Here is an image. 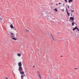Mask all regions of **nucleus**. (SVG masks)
<instances>
[{
  "label": "nucleus",
  "instance_id": "1",
  "mask_svg": "<svg viewBox=\"0 0 79 79\" xmlns=\"http://www.w3.org/2000/svg\"><path fill=\"white\" fill-rule=\"evenodd\" d=\"M10 33L12 37H15V35L13 33L11 32H10Z\"/></svg>",
  "mask_w": 79,
  "mask_h": 79
},
{
  "label": "nucleus",
  "instance_id": "3",
  "mask_svg": "<svg viewBox=\"0 0 79 79\" xmlns=\"http://www.w3.org/2000/svg\"><path fill=\"white\" fill-rule=\"evenodd\" d=\"M37 74L38 75V76L40 78V79H41V78H42V77H41V76H40V72L38 71L37 72Z\"/></svg>",
  "mask_w": 79,
  "mask_h": 79
},
{
  "label": "nucleus",
  "instance_id": "15",
  "mask_svg": "<svg viewBox=\"0 0 79 79\" xmlns=\"http://www.w3.org/2000/svg\"><path fill=\"white\" fill-rule=\"evenodd\" d=\"M54 11H58V10H57V9L55 8L54 9Z\"/></svg>",
  "mask_w": 79,
  "mask_h": 79
},
{
  "label": "nucleus",
  "instance_id": "4",
  "mask_svg": "<svg viewBox=\"0 0 79 79\" xmlns=\"http://www.w3.org/2000/svg\"><path fill=\"white\" fill-rule=\"evenodd\" d=\"M24 77H26V75L24 74L23 75H22L21 76V79H24L23 78H24Z\"/></svg>",
  "mask_w": 79,
  "mask_h": 79
},
{
  "label": "nucleus",
  "instance_id": "20",
  "mask_svg": "<svg viewBox=\"0 0 79 79\" xmlns=\"http://www.w3.org/2000/svg\"><path fill=\"white\" fill-rule=\"evenodd\" d=\"M74 10H72L71 11V12H72V13L74 12Z\"/></svg>",
  "mask_w": 79,
  "mask_h": 79
},
{
  "label": "nucleus",
  "instance_id": "18",
  "mask_svg": "<svg viewBox=\"0 0 79 79\" xmlns=\"http://www.w3.org/2000/svg\"><path fill=\"white\" fill-rule=\"evenodd\" d=\"M25 31H27V32H29V31L28 30H27L26 29H25Z\"/></svg>",
  "mask_w": 79,
  "mask_h": 79
},
{
  "label": "nucleus",
  "instance_id": "6",
  "mask_svg": "<svg viewBox=\"0 0 79 79\" xmlns=\"http://www.w3.org/2000/svg\"><path fill=\"white\" fill-rule=\"evenodd\" d=\"M69 19H70V20H72V21H73V22H74V18H73V17H70L69 18Z\"/></svg>",
  "mask_w": 79,
  "mask_h": 79
},
{
  "label": "nucleus",
  "instance_id": "14",
  "mask_svg": "<svg viewBox=\"0 0 79 79\" xmlns=\"http://www.w3.org/2000/svg\"><path fill=\"white\" fill-rule=\"evenodd\" d=\"M77 27H76L75 28L73 29V31H75V29H77Z\"/></svg>",
  "mask_w": 79,
  "mask_h": 79
},
{
  "label": "nucleus",
  "instance_id": "9",
  "mask_svg": "<svg viewBox=\"0 0 79 79\" xmlns=\"http://www.w3.org/2000/svg\"><path fill=\"white\" fill-rule=\"evenodd\" d=\"M50 34H51V37H52V39L53 40H54V41H55V39H54V38H53V35L51 33H50Z\"/></svg>",
  "mask_w": 79,
  "mask_h": 79
},
{
  "label": "nucleus",
  "instance_id": "11",
  "mask_svg": "<svg viewBox=\"0 0 79 79\" xmlns=\"http://www.w3.org/2000/svg\"><path fill=\"white\" fill-rule=\"evenodd\" d=\"M74 24H76V23H75L74 22H72V26H74Z\"/></svg>",
  "mask_w": 79,
  "mask_h": 79
},
{
  "label": "nucleus",
  "instance_id": "34",
  "mask_svg": "<svg viewBox=\"0 0 79 79\" xmlns=\"http://www.w3.org/2000/svg\"><path fill=\"white\" fill-rule=\"evenodd\" d=\"M73 16H74V15H73Z\"/></svg>",
  "mask_w": 79,
  "mask_h": 79
},
{
  "label": "nucleus",
  "instance_id": "29",
  "mask_svg": "<svg viewBox=\"0 0 79 79\" xmlns=\"http://www.w3.org/2000/svg\"><path fill=\"white\" fill-rule=\"evenodd\" d=\"M56 5L57 6H58V4H56Z\"/></svg>",
  "mask_w": 79,
  "mask_h": 79
},
{
  "label": "nucleus",
  "instance_id": "25",
  "mask_svg": "<svg viewBox=\"0 0 79 79\" xmlns=\"http://www.w3.org/2000/svg\"><path fill=\"white\" fill-rule=\"evenodd\" d=\"M59 4L60 5L61 4L60 2H59Z\"/></svg>",
  "mask_w": 79,
  "mask_h": 79
},
{
  "label": "nucleus",
  "instance_id": "16",
  "mask_svg": "<svg viewBox=\"0 0 79 79\" xmlns=\"http://www.w3.org/2000/svg\"><path fill=\"white\" fill-rule=\"evenodd\" d=\"M17 55L18 56H21V54H19V53L17 54Z\"/></svg>",
  "mask_w": 79,
  "mask_h": 79
},
{
  "label": "nucleus",
  "instance_id": "12",
  "mask_svg": "<svg viewBox=\"0 0 79 79\" xmlns=\"http://www.w3.org/2000/svg\"><path fill=\"white\" fill-rule=\"evenodd\" d=\"M47 15V14L45 13V14H44L43 16L44 17H46L47 16H46Z\"/></svg>",
  "mask_w": 79,
  "mask_h": 79
},
{
  "label": "nucleus",
  "instance_id": "7",
  "mask_svg": "<svg viewBox=\"0 0 79 79\" xmlns=\"http://www.w3.org/2000/svg\"><path fill=\"white\" fill-rule=\"evenodd\" d=\"M11 38H12L13 40H17V39H16V38L15 37H10Z\"/></svg>",
  "mask_w": 79,
  "mask_h": 79
},
{
  "label": "nucleus",
  "instance_id": "33",
  "mask_svg": "<svg viewBox=\"0 0 79 79\" xmlns=\"http://www.w3.org/2000/svg\"><path fill=\"white\" fill-rule=\"evenodd\" d=\"M13 74H14V73H13Z\"/></svg>",
  "mask_w": 79,
  "mask_h": 79
},
{
  "label": "nucleus",
  "instance_id": "17",
  "mask_svg": "<svg viewBox=\"0 0 79 79\" xmlns=\"http://www.w3.org/2000/svg\"><path fill=\"white\" fill-rule=\"evenodd\" d=\"M67 14L68 15V16H69V15H70V14L68 12H67Z\"/></svg>",
  "mask_w": 79,
  "mask_h": 79
},
{
  "label": "nucleus",
  "instance_id": "13",
  "mask_svg": "<svg viewBox=\"0 0 79 79\" xmlns=\"http://www.w3.org/2000/svg\"><path fill=\"white\" fill-rule=\"evenodd\" d=\"M73 0H69L68 2L69 3H70V2H73Z\"/></svg>",
  "mask_w": 79,
  "mask_h": 79
},
{
  "label": "nucleus",
  "instance_id": "32",
  "mask_svg": "<svg viewBox=\"0 0 79 79\" xmlns=\"http://www.w3.org/2000/svg\"><path fill=\"white\" fill-rule=\"evenodd\" d=\"M58 34H60V32H59V33H58Z\"/></svg>",
  "mask_w": 79,
  "mask_h": 79
},
{
  "label": "nucleus",
  "instance_id": "28",
  "mask_svg": "<svg viewBox=\"0 0 79 79\" xmlns=\"http://www.w3.org/2000/svg\"><path fill=\"white\" fill-rule=\"evenodd\" d=\"M77 69V68H75V69Z\"/></svg>",
  "mask_w": 79,
  "mask_h": 79
},
{
  "label": "nucleus",
  "instance_id": "10",
  "mask_svg": "<svg viewBox=\"0 0 79 79\" xmlns=\"http://www.w3.org/2000/svg\"><path fill=\"white\" fill-rule=\"evenodd\" d=\"M10 27L12 29H14V27H13V25H12V24L10 25Z\"/></svg>",
  "mask_w": 79,
  "mask_h": 79
},
{
  "label": "nucleus",
  "instance_id": "2",
  "mask_svg": "<svg viewBox=\"0 0 79 79\" xmlns=\"http://www.w3.org/2000/svg\"><path fill=\"white\" fill-rule=\"evenodd\" d=\"M19 72L20 71H23V68L21 67H19Z\"/></svg>",
  "mask_w": 79,
  "mask_h": 79
},
{
  "label": "nucleus",
  "instance_id": "5",
  "mask_svg": "<svg viewBox=\"0 0 79 79\" xmlns=\"http://www.w3.org/2000/svg\"><path fill=\"white\" fill-rule=\"evenodd\" d=\"M18 66L19 67L22 66V63L21 62H19L18 64Z\"/></svg>",
  "mask_w": 79,
  "mask_h": 79
},
{
  "label": "nucleus",
  "instance_id": "8",
  "mask_svg": "<svg viewBox=\"0 0 79 79\" xmlns=\"http://www.w3.org/2000/svg\"><path fill=\"white\" fill-rule=\"evenodd\" d=\"M19 72L21 74H24V72L20 71Z\"/></svg>",
  "mask_w": 79,
  "mask_h": 79
},
{
  "label": "nucleus",
  "instance_id": "27",
  "mask_svg": "<svg viewBox=\"0 0 79 79\" xmlns=\"http://www.w3.org/2000/svg\"><path fill=\"white\" fill-rule=\"evenodd\" d=\"M72 15H73V14H71V16H72Z\"/></svg>",
  "mask_w": 79,
  "mask_h": 79
},
{
  "label": "nucleus",
  "instance_id": "22",
  "mask_svg": "<svg viewBox=\"0 0 79 79\" xmlns=\"http://www.w3.org/2000/svg\"><path fill=\"white\" fill-rule=\"evenodd\" d=\"M65 2H68V1H67V0H65Z\"/></svg>",
  "mask_w": 79,
  "mask_h": 79
},
{
  "label": "nucleus",
  "instance_id": "24",
  "mask_svg": "<svg viewBox=\"0 0 79 79\" xmlns=\"http://www.w3.org/2000/svg\"><path fill=\"white\" fill-rule=\"evenodd\" d=\"M68 8H69V6H68Z\"/></svg>",
  "mask_w": 79,
  "mask_h": 79
},
{
  "label": "nucleus",
  "instance_id": "31",
  "mask_svg": "<svg viewBox=\"0 0 79 79\" xmlns=\"http://www.w3.org/2000/svg\"><path fill=\"white\" fill-rule=\"evenodd\" d=\"M76 25V26H77V24H76V23H75Z\"/></svg>",
  "mask_w": 79,
  "mask_h": 79
},
{
  "label": "nucleus",
  "instance_id": "30",
  "mask_svg": "<svg viewBox=\"0 0 79 79\" xmlns=\"http://www.w3.org/2000/svg\"><path fill=\"white\" fill-rule=\"evenodd\" d=\"M33 67H35V66H33Z\"/></svg>",
  "mask_w": 79,
  "mask_h": 79
},
{
  "label": "nucleus",
  "instance_id": "21",
  "mask_svg": "<svg viewBox=\"0 0 79 79\" xmlns=\"http://www.w3.org/2000/svg\"><path fill=\"white\" fill-rule=\"evenodd\" d=\"M61 10L62 11L64 12V9H61Z\"/></svg>",
  "mask_w": 79,
  "mask_h": 79
},
{
  "label": "nucleus",
  "instance_id": "23",
  "mask_svg": "<svg viewBox=\"0 0 79 79\" xmlns=\"http://www.w3.org/2000/svg\"><path fill=\"white\" fill-rule=\"evenodd\" d=\"M5 78H6V79H8V77H6Z\"/></svg>",
  "mask_w": 79,
  "mask_h": 79
},
{
  "label": "nucleus",
  "instance_id": "26",
  "mask_svg": "<svg viewBox=\"0 0 79 79\" xmlns=\"http://www.w3.org/2000/svg\"><path fill=\"white\" fill-rule=\"evenodd\" d=\"M0 19H1V20H2V19L0 17Z\"/></svg>",
  "mask_w": 79,
  "mask_h": 79
},
{
  "label": "nucleus",
  "instance_id": "19",
  "mask_svg": "<svg viewBox=\"0 0 79 79\" xmlns=\"http://www.w3.org/2000/svg\"><path fill=\"white\" fill-rule=\"evenodd\" d=\"M66 11H67V13L68 12V9L66 8Z\"/></svg>",
  "mask_w": 79,
  "mask_h": 79
}]
</instances>
